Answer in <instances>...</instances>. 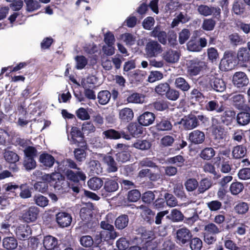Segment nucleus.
<instances>
[{"label": "nucleus", "mask_w": 250, "mask_h": 250, "mask_svg": "<svg viewBox=\"0 0 250 250\" xmlns=\"http://www.w3.org/2000/svg\"><path fill=\"white\" fill-rule=\"evenodd\" d=\"M23 166L26 170H31L36 167V163L34 158L24 157Z\"/></svg>", "instance_id": "nucleus-60"}, {"label": "nucleus", "mask_w": 250, "mask_h": 250, "mask_svg": "<svg viewBox=\"0 0 250 250\" xmlns=\"http://www.w3.org/2000/svg\"><path fill=\"white\" fill-rule=\"evenodd\" d=\"M145 51L148 57H156L163 51V48L158 41H149L146 45Z\"/></svg>", "instance_id": "nucleus-1"}, {"label": "nucleus", "mask_w": 250, "mask_h": 250, "mask_svg": "<svg viewBox=\"0 0 250 250\" xmlns=\"http://www.w3.org/2000/svg\"><path fill=\"white\" fill-rule=\"evenodd\" d=\"M246 148L242 145L234 147L232 151V156L235 159L243 157L246 155Z\"/></svg>", "instance_id": "nucleus-33"}, {"label": "nucleus", "mask_w": 250, "mask_h": 250, "mask_svg": "<svg viewBox=\"0 0 250 250\" xmlns=\"http://www.w3.org/2000/svg\"><path fill=\"white\" fill-rule=\"evenodd\" d=\"M212 88L217 92H223L226 89V84L224 82L219 78H215L211 83Z\"/></svg>", "instance_id": "nucleus-35"}, {"label": "nucleus", "mask_w": 250, "mask_h": 250, "mask_svg": "<svg viewBox=\"0 0 250 250\" xmlns=\"http://www.w3.org/2000/svg\"><path fill=\"white\" fill-rule=\"evenodd\" d=\"M232 10L235 15H242L245 11V5L242 2L236 1L233 4Z\"/></svg>", "instance_id": "nucleus-42"}, {"label": "nucleus", "mask_w": 250, "mask_h": 250, "mask_svg": "<svg viewBox=\"0 0 250 250\" xmlns=\"http://www.w3.org/2000/svg\"><path fill=\"white\" fill-rule=\"evenodd\" d=\"M103 134L107 138L111 139H118L122 137L128 140L130 139L129 135L126 134L124 131H118L111 129L104 131Z\"/></svg>", "instance_id": "nucleus-8"}, {"label": "nucleus", "mask_w": 250, "mask_h": 250, "mask_svg": "<svg viewBox=\"0 0 250 250\" xmlns=\"http://www.w3.org/2000/svg\"><path fill=\"white\" fill-rule=\"evenodd\" d=\"M119 188L118 184L115 178H106L105 179L104 188L108 192L116 191Z\"/></svg>", "instance_id": "nucleus-18"}, {"label": "nucleus", "mask_w": 250, "mask_h": 250, "mask_svg": "<svg viewBox=\"0 0 250 250\" xmlns=\"http://www.w3.org/2000/svg\"><path fill=\"white\" fill-rule=\"evenodd\" d=\"M232 82L235 87L240 89L248 85L249 79L244 72L239 71L234 74Z\"/></svg>", "instance_id": "nucleus-2"}, {"label": "nucleus", "mask_w": 250, "mask_h": 250, "mask_svg": "<svg viewBox=\"0 0 250 250\" xmlns=\"http://www.w3.org/2000/svg\"><path fill=\"white\" fill-rule=\"evenodd\" d=\"M2 246L7 250L15 249L18 246L17 240L13 236L4 237L2 240Z\"/></svg>", "instance_id": "nucleus-22"}, {"label": "nucleus", "mask_w": 250, "mask_h": 250, "mask_svg": "<svg viewBox=\"0 0 250 250\" xmlns=\"http://www.w3.org/2000/svg\"><path fill=\"white\" fill-rule=\"evenodd\" d=\"M104 182L101 178L94 177L90 178L87 182L88 187L93 190L99 189L103 185Z\"/></svg>", "instance_id": "nucleus-24"}, {"label": "nucleus", "mask_w": 250, "mask_h": 250, "mask_svg": "<svg viewBox=\"0 0 250 250\" xmlns=\"http://www.w3.org/2000/svg\"><path fill=\"white\" fill-rule=\"evenodd\" d=\"M169 85L167 83H160L155 87V92L161 95L166 94L169 90Z\"/></svg>", "instance_id": "nucleus-59"}, {"label": "nucleus", "mask_w": 250, "mask_h": 250, "mask_svg": "<svg viewBox=\"0 0 250 250\" xmlns=\"http://www.w3.org/2000/svg\"><path fill=\"white\" fill-rule=\"evenodd\" d=\"M127 129L130 134L135 137L143 132V127L136 123L130 124L127 126Z\"/></svg>", "instance_id": "nucleus-37"}, {"label": "nucleus", "mask_w": 250, "mask_h": 250, "mask_svg": "<svg viewBox=\"0 0 250 250\" xmlns=\"http://www.w3.org/2000/svg\"><path fill=\"white\" fill-rule=\"evenodd\" d=\"M249 206L245 202H240L237 204L234 207L235 211L238 214H245L249 210Z\"/></svg>", "instance_id": "nucleus-53"}, {"label": "nucleus", "mask_w": 250, "mask_h": 250, "mask_svg": "<svg viewBox=\"0 0 250 250\" xmlns=\"http://www.w3.org/2000/svg\"><path fill=\"white\" fill-rule=\"evenodd\" d=\"M237 123L242 125L248 124L250 122V113L248 112H241L237 116Z\"/></svg>", "instance_id": "nucleus-36"}, {"label": "nucleus", "mask_w": 250, "mask_h": 250, "mask_svg": "<svg viewBox=\"0 0 250 250\" xmlns=\"http://www.w3.org/2000/svg\"><path fill=\"white\" fill-rule=\"evenodd\" d=\"M216 24V22L212 19H206L204 21L202 28L207 31L212 30Z\"/></svg>", "instance_id": "nucleus-58"}, {"label": "nucleus", "mask_w": 250, "mask_h": 250, "mask_svg": "<svg viewBox=\"0 0 250 250\" xmlns=\"http://www.w3.org/2000/svg\"><path fill=\"white\" fill-rule=\"evenodd\" d=\"M128 217L127 215L124 214L119 216L115 221V225L119 229L125 228L128 223Z\"/></svg>", "instance_id": "nucleus-29"}, {"label": "nucleus", "mask_w": 250, "mask_h": 250, "mask_svg": "<svg viewBox=\"0 0 250 250\" xmlns=\"http://www.w3.org/2000/svg\"><path fill=\"white\" fill-rule=\"evenodd\" d=\"M166 217L173 222H178L183 220L184 215L180 210L175 208L172 209Z\"/></svg>", "instance_id": "nucleus-26"}, {"label": "nucleus", "mask_w": 250, "mask_h": 250, "mask_svg": "<svg viewBox=\"0 0 250 250\" xmlns=\"http://www.w3.org/2000/svg\"><path fill=\"white\" fill-rule=\"evenodd\" d=\"M231 99L234 104L238 107H242L245 101L244 95L240 94L233 95Z\"/></svg>", "instance_id": "nucleus-64"}, {"label": "nucleus", "mask_w": 250, "mask_h": 250, "mask_svg": "<svg viewBox=\"0 0 250 250\" xmlns=\"http://www.w3.org/2000/svg\"><path fill=\"white\" fill-rule=\"evenodd\" d=\"M207 206L211 211H216L221 208L222 204L221 202L219 201L213 200L207 203Z\"/></svg>", "instance_id": "nucleus-62"}, {"label": "nucleus", "mask_w": 250, "mask_h": 250, "mask_svg": "<svg viewBox=\"0 0 250 250\" xmlns=\"http://www.w3.org/2000/svg\"><path fill=\"white\" fill-rule=\"evenodd\" d=\"M203 243L202 240L197 237L191 239L190 243V247L192 250H200L202 247Z\"/></svg>", "instance_id": "nucleus-63"}, {"label": "nucleus", "mask_w": 250, "mask_h": 250, "mask_svg": "<svg viewBox=\"0 0 250 250\" xmlns=\"http://www.w3.org/2000/svg\"><path fill=\"white\" fill-rule=\"evenodd\" d=\"M187 48L190 51L198 52L201 50L199 42L195 40H190L187 43Z\"/></svg>", "instance_id": "nucleus-52"}, {"label": "nucleus", "mask_w": 250, "mask_h": 250, "mask_svg": "<svg viewBox=\"0 0 250 250\" xmlns=\"http://www.w3.org/2000/svg\"><path fill=\"white\" fill-rule=\"evenodd\" d=\"M198 186V182L194 178H189L185 183V186L188 191H193L195 190Z\"/></svg>", "instance_id": "nucleus-46"}, {"label": "nucleus", "mask_w": 250, "mask_h": 250, "mask_svg": "<svg viewBox=\"0 0 250 250\" xmlns=\"http://www.w3.org/2000/svg\"><path fill=\"white\" fill-rule=\"evenodd\" d=\"M213 135L214 140L213 145L214 147L217 148L219 146L217 145V143H220L223 141L224 137L223 131L220 127H214L213 131Z\"/></svg>", "instance_id": "nucleus-21"}, {"label": "nucleus", "mask_w": 250, "mask_h": 250, "mask_svg": "<svg viewBox=\"0 0 250 250\" xmlns=\"http://www.w3.org/2000/svg\"><path fill=\"white\" fill-rule=\"evenodd\" d=\"M88 168L92 174H99L102 172L101 164L97 160H90L88 164Z\"/></svg>", "instance_id": "nucleus-27"}, {"label": "nucleus", "mask_w": 250, "mask_h": 250, "mask_svg": "<svg viewBox=\"0 0 250 250\" xmlns=\"http://www.w3.org/2000/svg\"><path fill=\"white\" fill-rule=\"evenodd\" d=\"M80 243L81 245L85 248L91 247L93 244V240L89 235H84L80 238Z\"/></svg>", "instance_id": "nucleus-51"}, {"label": "nucleus", "mask_w": 250, "mask_h": 250, "mask_svg": "<svg viewBox=\"0 0 250 250\" xmlns=\"http://www.w3.org/2000/svg\"><path fill=\"white\" fill-rule=\"evenodd\" d=\"M229 158L226 159L223 158V160L222 161V162L220 163L221 164L220 170L221 172L226 173H229L230 171L231 168L230 161H229Z\"/></svg>", "instance_id": "nucleus-57"}, {"label": "nucleus", "mask_w": 250, "mask_h": 250, "mask_svg": "<svg viewBox=\"0 0 250 250\" xmlns=\"http://www.w3.org/2000/svg\"><path fill=\"white\" fill-rule=\"evenodd\" d=\"M39 212V209L36 207H31L27 210H24L22 218L27 223L34 222L37 218Z\"/></svg>", "instance_id": "nucleus-5"}, {"label": "nucleus", "mask_w": 250, "mask_h": 250, "mask_svg": "<svg viewBox=\"0 0 250 250\" xmlns=\"http://www.w3.org/2000/svg\"><path fill=\"white\" fill-rule=\"evenodd\" d=\"M167 33L164 31L159 25L154 27L150 32L151 37L157 38L158 42L164 45L167 43Z\"/></svg>", "instance_id": "nucleus-3"}, {"label": "nucleus", "mask_w": 250, "mask_h": 250, "mask_svg": "<svg viewBox=\"0 0 250 250\" xmlns=\"http://www.w3.org/2000/svg\"><path fill=\"white\" fill-rule=\"evenodd\" d=\"M126 101L128 103L143 104L145 102V96L142 94L134 93L127 97Z\"/></svg>", "instance_id": "nucleus-25"}, {"label": "nucleus", "mask_w": 250, "mask_h": 250, "mask_svg": "<svg viewBox=\"0 0 250 250\" xmlns=\"http://www.w3.org/2000/svg\"><path fill=\"white\" fill-rule=\"evenodd\" d=\"M212 186L211 182L208 179H202L199 184L198 191L199 193H203L208 189Z\"/></svg>", "instance_id": "nucleus-43"}, {"label": "nucleus", "mask_w": 250, "mask_h": 250, "mask_svg": "<svg viewBox=\"0 0 250 250\" xmlns=\"http://www.w3.org/2000/svg\"><path fill=\"white\" fill-rule=\"evenodd\" d=\"M238 62H247L250 60L249 52L246 48L240 49L236 54V60Z\"/></svg>", "instance_id": "nucleus-30"}, {"label": "nucleus", "mask_w": 250, "mask_h": 250, "mask_svg": "<svg viewBox=\"0 0 250 250\" xmlns=\"http://www.w3.org/2000/svg\"><path fill=\"white\" fill-rule=\"evenodd\" d=\"M54 188L57 190H61V192H63L67 191L68 188V183L64 180L62 176V178L59 179L57 182L53 184Z\"/></svg>", "instance_id": "nucleus-31"}, {"label": "nucleus", "mask_w": 250, "mask_h": 250, "mask_svg": "<svg viewBox=\"0 0 250 250\" xmlns=\"http://www.w3.org/2000/svg\"><path fill=\"white\" fill-rule=\"evenodd\" d=\"M189 140L194 144H200L205 140V134L199 130H195L189 134Z\"/></svg>", "instance_id": "nucleus-15"}, {"label": "nucleus", "mask_w": 250, "mask_h": 250, "mask_svg": "<svg viewBox=\"0 0 250 250\" xmlns=\"http://www.w3.org/2000/svg\"><path fill=\"white\" fill-rule=\"evenodd\" d=\"M215 154V152L212 147L204 149L200 153V157L205 160L211 159Z\"/></svg>", "instance_id": "nucleus-47"}, {"label": "nucleus", "mask_w": 250, "mask_h": 250, "mask_svg": "<svg viewBox=\"0 0 250 250\" xmlns=\"http://www.w3.org/2000/svg\"><path fill=\"white\" fill-rule=\"evenodd\" d=\"M236 53L232 50L226 51L220 62H233L236 61Z\"/></svg>", "instance_id": "nucleus-32"}, {"label": "nucleus", "mask_w": 250, "mask_h": 250, "mask_svg": "<svg viewBox=\"0 0 250 250\" xmlns=\"http://www.w3.org/2000/svg\"><path fill=\"white\" fill-rule=\"evenodd\" d=\"M169 163L175 164L178 167H182L184 163L185 159L181 155H177L168 159Z\"/></svg>", "instance_id": "nucleus-61"}, {"label": "nucleus", "mask_w": 250, "mask_h": 250, "mask_svg": "<svg viewBox=\"0 0 250 250\" xmlns=\"http://www.w3.org/2000/svg\"><path fill=\"white\" fill-rule=\"evenodd\" d=\"M5 160L10 163H15L19 160V157L15 152L10 150H5L4 153Z\"/></svg>", "instance_id": "nucleus-40"}, {"label": "nucleus", "mask_w": 250, "mask_h": 250, "mask_svg": "<svg viewBox=\"0 0 250 250\" xmlns=\"http://www.w3.org/2000/svg\"><path fill=\"white\" fill-rule=\"evenodd\" d=\"M155 119V115L150 112H146L138 118V121L140 125L144 126H148L151 125Z\"/></svg>", "instance_id": "nucleus-13"}, {"label": "nucleus", "mask_w": 250, "mask_h": 250, "mask_svg": "<svg viewBox=\"0 0 250 250\" xmlns=\"http://www.w3.org/2000/svg\"><path fill=\"white\" fill-rule=\"evenodd\" d=\"M180 123L186 130L192 129L199 124L198 119L194 115L185 116L181 120Z\"/></svg>", "instance_id": "nucleus-6"}, {"label": "nucleus", "mask_w": 250, "mask_h": 250, "mask_svg": "<svg viewBox=\"0 0 250 250\" xmlns=\"http://www.w3.org/2000/svg\"><path fill=\"white\" fill-rule=\"evenodd\" d=\"M111 98V93L107 90L100 91L98 95V99L101 104L104 105L107 104Z\"/></svg>", "instance_id": "nucleus-38"}, {"label": "nucleus", "mask_w": 250, "mask_h": 250, "mask_svg": "<svg viewBox=\"0 0 250 250\" xmlns=\"http://www.w3.org/2000/svg\"><path fill=\"white\" fill-rule=\"evenodd\" d=\"M84 51L91 58V62H96L101 54V51L100 48L94 43L86 44L83 47Z\"/></svg>", "instance_id": "nucleus-4"}, {"label": "nucleus", "mask_w": 250, "mask_h": 250, "mask_svg": "<svg viewBox=\"0 0 250 250\" xmlns=\"http://www.w3.org/2000/svg\"><path fill=\"white\" fill-rule=\"evenodd\" d=\"M133 146L137 149L146 150L150 147L151 144L150 142L147 140H139L133 144Z\"/></svg>", "instance_id": "nucleus-45"}, {"label": "nucleus", "mask_w": 250, "mask_h": 250, "mask_svg": "<svg viewBox=\"0 0 250 250\" xmlns=\"http://www.w3.org/2000/svg\"><path fill=\"white\" fill-rule=\"evenodd\" d=\"M67 179L74 182H78L80 180L84 181L86 179L85 174L81 170H78L74 172L71 170H68L65 173Z\"/></svg>", "instance_id": "nucleus-12"}, {"label": "nucleus", "mask_w": 250, "mask_h": 250, "mask_svg": "<svg viewBox=\"0 0 250 250\" xmlns=\"http://www.w3.org/2000/svg\"><path fill=\"white\" fill-rule=\"evenodd\" d=\"M243 185L238 182L232 183L229 187V190L233 195H237L243 190Z\"/></svg>", "instance_id": "nucleus-50"}, {"label": "nucleus", "mask_w": 250, "mask_h": 250, "mask_svg": "<svg viewBox=\"0 0 250 250\" xmlns=\"http://www.w3.org/2000/svg\"><path fill=\"white\" fill-rule=\"evenodd\" d=\"M62 175L59 172H52L51 174H44L42 176V179L45 182L53 185L59 179L62 178Z\"/></svg>", "instance_id": "nucleus-23"}, {"label": "nucleus", "mask_w": 250, "mask_h": 250, "mask_svg": "<svg viewBox=\"0 0 250 250\" xmlns=\"http://www.w3.org/2000/svg\"><path fill=\"white\" fill-rule=\"evenodd\" d=\"M208 58L210 61L213 62H216L219 59V54L217 50L214 47L208 48L207 50Z\"/></svg>", "instance_id": "nucleus-54"}, {"label": "nucleus", "mask_w": 250, "mask_h": 250, "mask_svg": "<svg viewBox=\"0 0 250 250\" xmlns=\"http://www.w3.org/2000/svg\"><path fill=\"white\" fill-rule=\"evenodd\" d=\"M167 42L169 46L174 47L177 45V34L173 30H169L167 32Z\"/></svg>", "instance_id": "nucleus-44"}, {"label": "nucleus", "mask_w": 250, "mask_h": 250, "mask_svg": "<svg viewBox=\"0 0 250 250\" xmlns=\"http://www.w3.org/2000/svg\"><path fill=\"white\" fill-rule=\"evenodd\" d=\"M130 154L128 149L127 150L121 151L116 154V159L119 162L125 163L130 159Z\"/></svg>", "instance_id": "nucleus-49"}, {"label": "nucleus", "mask_w": 250, "mask_h": 250, "mask_svg": "<svg viewBox=\"0 0 250 250\" xmlns=\"http://www.w3.org/2000/svg\"><path fill=\"white\" fill-rule=\"evenodd\" d=\"M156 127L160 131H169L172 128V125L168 120L163 119L157 124Z\"/></svg>", "instance_id": "nucleus-39"}, {"label": "nucleus", "mask_w": 250, "mask_h": 250, "mask_svg": "<svg viewBox=\"0 0 250 250\" xmlns=\"http://www.w3.org/2000/svg\"><path fill=\"white\" fill-rule=\"evenodd\" d=\"M175 85L177 88L184 91H188L190 88L188 83L182 77H179L176 79Z\"/></svg>", "instance_id": "nucleus-41"}, {"label": "nucleus", "mask_w": 250, "mask_h": 250, "mask_svg": "<svg viewBox=\"0 0 250 250\" xmlns=\"http://www.w3.org/2000/svg\"><path fill=\"white\" fill-rule=\"evenodd\" d=\"M103 162L106 166V170L108 172H115L118 170V166L113 157L107 155L104 157Z\"/></svg>", "instance_id": "nucleus-14"}, {"label": "nucleus", "mask_w": 250, "mask_h": 250, "mask_svg": "<svg viewBox=\"0 0 250 250\" xmlns=\"http://www.w3.org/2000/svg\"><path fill=\"white\" fill-rule=\"evenodd\" d=\"M191 237V233L187 228H181L177 231V242L180 244H185L188 242Z\"/></svg>", "instance_id": "nucleus-7"}, {"label": "nucleus", "mask_w": 250, "mask_h": 250, "mask_svg": "<svg viewBox=\"0 0 250 250\" xmlns=\"http://www.w3.org/2000/svg\"><path fill=\"white\" fill-rule=\"evenodd\" d=\"M190 32L188 29H183L179 33V42L181 44L185 43L189 39L190 36Z\"/></svg>", "instance_id": "nucleus-56"}, {"label": "nucleus", "mask_w": 250, "mask_h": 250, "mask_svg": "<svg viewBox=\"0 0 250 250\" xmlns=\"http://www.w3.org/2000/svg\"><path fill=\"white\" fill-rule=\"evenodd\" d=\"M16 233L21 240L26 239L31 234L30 228L27 225H20L16 229Z\"/></svg>", "instance_id": "nucleus-17"}, {"label": "nucleus", "mask_w": 250, "mask_h": 250, "mask_svg": "<svg viewBox=\"0 0 250 250\" xmlns=\"http://www.w3.org/2000/svg\"><path fill=\"white\" fill-rule=\"evenodd\" d=\"M94 209V207L92 204L88 203L85 207H83L80 212V216L82 220H89L92 216V210Z\"/></svg>", "instance_id": "nucleus-20"}, {"label": "nucleus", "mask_w": 250, "mask_h": 250, "mask_svg": "<svg viewBox=\"0 0 250 250\" xmlns=\"http://www.w3.org/2000/svg\"><path fill=\"white\" fill-rule=\"evenodd\" d=\"M134 117L132 110L128 107L121 109L119 113V118L122 122L127 123L131 121Z\"/></svg>", "instance_id": "nucleus-16"}, {"label": "nucleus", "mask_w": 250, "mask_h": 250, "mask_svg": "<svg viewBox=\"0 0 250 250\" xmlns=\"http://www.w3.org/2000/svg\"><path fill=\"white\" fill-rule=\"evenodd\" d=\"M100 236L101 241H108L115 239L118 236L115 230H102L100 232Z\"/></svg>", "instance_id": "nucleus-28"}, {"label": "nucleus", "mask_w": 250, "mask_h": 250, "mask_svg": "<svg viewBox=\"0 0 250 250\" xmlns=\"http://www.w3.org/2000/svg\"><path fill=\"white\" fill-rule=\"evenodd\" d=\"M21 192L20 196L23 199L28 198L31 196V192L26 184L21 185L20 187Z\"/></svg>", "instance_id": "nucleus-55"}, {"label": "nucleus", "mask_w": 250, "mask_h": 250, "mask_svg": "<svg viewBox=\"0 0 250 250\" xmlns=\"http://www.w3.org/2000/svg\"><path fill=\"white\" fill-rule=\"evenodd\" d=\"M39 162L44 167H51L55 162V159L51 155L43 153L40 156Z\"/></svg>", "instance_id": "nucleus-19"}, {"label": "nucleus", "mask_w": 250, "mask_h": 250, "mask_svg": "<svg viewBox=\"0 0 250 250\" xmlns=\"http://www.w3.org/2000/svg\"><path fill=\"white\" fill-rule=\"evenodd\" d=\"M56 221L62 227H66L70 225L72 221L71 215L66 212H59L56 215Z\"/></svg>", "instance_id": "nucleus-10"}, {"label": "nucleus", "mask_w": 250, "mask_h": 250, "mask_svg": "<svg viewBox=\"0 0 250 250\" xmlns=\"http://www.w3.org/2000/svg\"><path fill=\"white\" fill-rule=\"evenodd\" d=\"M221 232V228L213 223H209L204 227V232L216 235Z\"/></svg>", "instance_id": "nucleus-34"}, {"label": "nucleus", "mask_w": 250, "mask_h": 250, "mask_svg": "<svg viewBox=\"0 0 250 250\" xmlns=\"http://www.w3.org/2000/svg\"><path fill=\"white\" fill-rule=\"evenodd\" d=\"M34 201L38 206L41 207H45L47 206L48 204V199L41 194L35 195L34 197Z\"/></svg>", "instance_id": "nucleus-48"}, {"label": "nucleus", "mask_w": 250, "mask_h": 250, "mask_svg": "<svg viewBox=\"0 0 250 250\" xmlns=\"http://www.w3.org/2000/svg\"><path fill=\"white\" fill-rule=\"evenodd\" d=\"M205 107L208 111H215L217 113H221L223 112L225 109L223 102H219L216 100H212L209 101L206 104Z\"/></svg>", "instance_id": "nucleus-9"}, {"label": "nucleus", "mask_w": 250, "mask_h": 250, "mask_svg": "<svg viewBox=\"0 0 250 250\" xmlns=\"http://www.w3.org/2000/svg\"><path fill=\"white\" fill-rule=\"evenodd\" d=\"M180 58L177 51L168 49L163 53V58L167 62H177Z\"/></svg>", "instance_id": "nucleus-11"}]
</instances>
